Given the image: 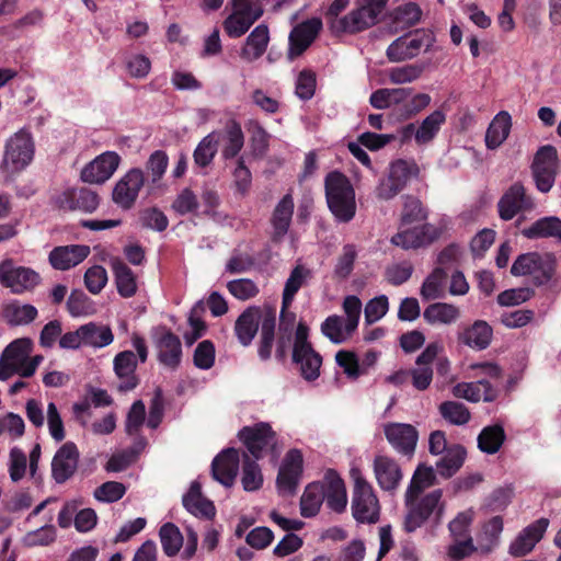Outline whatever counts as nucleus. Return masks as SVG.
<instances>
[{
  "label": "nucleus",
  "instance_id": "f257e3e1",
  "mask_svg": "<svg viewBox=\"0 0 561 561\" xmlns=\"http://www.w3.org/2000/svg\"><path fill=\"white\" fill-rule=\"evenodd\" d=\"M435 479L433 467L419 465L415 469L404 495L408 513L404 518L403 528L407 533H413L422 527L434 513H436L438 518L440 517L443 512V506L440 505L442 490H434L419 500L421 493L435 483Z\"/></svg>",
  "mask_w": 561,
  "mask_h": 561
},
{
  "label": "nucleus",
  "instance_id": "f03ea898",
  "mask_svg": "<svg viewBox=\"0 0 561 561\" xmlns=\"http://www.w3.org/2000/svg\"><path fill=\"white\" fill-rule=\"evenodd\" d=\"M295 320L296 314L294 312H285L284 317L280 314L278 330L276 331L275 309L267 308L264 311L257 345V355L261 360L266 362L272 357L273 346L275 345L276 359L282 363L285 362L289 348L294 346Z\"/></svg>",
  "mask_w": 561,
  "mask_h": 561
},
{
  "label": "nucleus",
  "instance_id": "7ed1b4c3",
  "mask_svg": "<svg viewBox=\"0 0 561 561\" xmlns=\"http://www.w3.org/2000/svg\"><path fill=\"white\" fill-rule=\"evenodd\" d=\"M327 204L339 222H350L356 214L355 191L348 178L340 171L330 172L324 180Z\"/></svg>",
  "mask_w": 561,
  "mask_h": 561
},
{
  "label": "nucleus",
  "instance_id": "20e7f679",
  "mask_svg": "<svg viewBox=\"0 0 561 561\" xmlns=\"http://www.w3.org/2000/svg\"><path fill=\"white\" fill-rule=\"evenodd\" d=\"M354 486L351 510L358 524L374 525L380 519L381 505L373 485L362 476L359 470H352Z\"/></svg>",
  "mask_w": 561,
  "mask_h": 561
},
{
  "label": "nucleus",
  "instance_id": "39448f33",
  "mask_svg": "<svg viewBox=\"0 0 561 561\" xmlns=\"http://www.w3.org/2000/svg\"><path fill=\"white\" fill-rule=\"evenodd\" d=\"M291 359L299 367L305 380L313 381L319 378L322 356L309 341V327L302 321L298 323L295 331Z\"/></svg>",
  "mask_w": 561,
  "mask_h": 561
},
{
  "label": "nucleus",
  "instance_id": "423d86ee",
  "mask_svg": "<svg viewBox=\"0 0 561 561\" xmlns=\"http://www.w3.org/2000/svg\"><path fill=\"white\" fill-rule=\"evenodd\" d=\"M556 267V259L552 254L528 252L516 257L511 267V274L513 276H529L530 283L539 287L551 280Z\"/></svg>",
  "mask_w": 561,
  "mask_h": 561
},
{
  "label": "nucleus",
  "instance_id": "0eeeda50",
  "mask_svg": "<svg viewBox=\"0 0 561 561\" xmlns=\"http://www.w3.org/2000/svg\"><path fill=\"white\" fill-rule=\"evenodd\" d=\"M42 280L37 271L19 265L13 259H4L0 262V285L14 295L34 293Z\"/></svg>",
  "mask_w": 561,
  "mask_h": 561
},
{
  "label": "nucleus",
  "instance_id": "6e6552de",
  "mask_svg": "<svg viewBox=\"0 0 561 561\" xmlns=\"http://www.w3.org/2000/svg\"><path fill=\"white\" fill-rule=\"evenodd\" d=\"M239 440L247 448L250 457L260 460L265 454L277 453L278 438L270 423L259 422L253 425L243 426L238 432Z\"/></svg>",
  "mask_w": 561,
  "mask_h": 561
},
{
  "label": "nucleus",
  "instance_id": "1a4fd4ad",
  "mask_svg": "<svg viewBox=\"0 0 561 561\" xmlns=\"http://www.w3.org/2000/svg\"><path fill=\"white\" fill-rule=\"evenodd\" d=\"M34 157V141L26 129L11 136L4 147V156L0 168L3 172L14 173L23 170Z\"/></svg>",
  "mask_w": 561,
  "mask_h": 561
},
{
  "label": "nucleus",
  "instance_id": "9d476101",
  "mask_svg": "<svg viewBox=\"0 0 561 561\" xmlns=\"http://www.w3.org/2000/svg\"><path fill=\"white\" fill-rule=\"evenodd\" d=\"M435 43V35L428 30H416L398 37L387 48V58L392 62H400L416 57L421 49L430 50Z\"/></svg>",
  "mask_w": 561,
  "mask_h": 561
},
{
  "label": "nucleus",
  "instance_id": "9b49d317",
  "mask_svg": "<svg viewBox=\"0 0 561 561\" xmlns=\"http://www.w3.org/2000/svg\"><path fill=\"white\" fill-rule=\"evenodd\" d=\"M388 0H365V4L352 10L337 20L333 27L348 34L363 32L378 22V16L387 5Z\"/></svg>",
  "mask_w": 561,
  "mask_h": 561
},
{
  "label": "nucleus",
  "instance_id": "f8f14e48",
  "mask_svg": "<svg viewBox=\"0 0 561 561\" xmlns=\"http://www.w3.org/2000/svg\"><path fill=\"white\" fill-rule=\"evenodd\" d=\"M530 169L537 190L548 193L558 174L557 149L551 145L541 146L535 153Z\"/></svg>",
  "mask_w": 561,
  "mask_h": 561
},
{
  "label": "nucleus",
  "instance_id": "ddd939ff",
  "mask_svg": "<svg viewBox=\"0 0 561 561\" xmlns=\"http://www.w3.org/2000/svg\"><path fill=\"white\" fill-rule=\"evenodd\" d=\"M144 185V171L139 168H133L115 184L112 199L122 209L129 210L134 207Z\"/></svg>",
  "mask_w": 561,
  "mask_h": 561
},
{
  "label": "nucleus",
  "instance_id": "4468645a",
  "mask_svg": "<svg viewBox=\"0 0 561 561\" xmlns=\"http://www.w3.org/2000/svg\"><path fill=\"white\" fill-rule=\"evenodd\" d=\"M535 207L534 199L526 193L520 182L512 184L497 202V211L502 220H512L518 213L528 211Z\"/></svg>",
  "mask_w": 561,
  "mask_h": 561
},
{
  "label": "nucleus",
  "instance_id": "2eb2a0df",
  "mask_svg": "<svg viewBox=\"0 0 561 561\" xmlns=\"http://www.w3.org/2000/svg\"><path fill=\"white\" fill-rule=\"evenodd\" d=\"M383 433L392 448L402 456L411 458L419 440L417 430L407 423H387Z\"/></svg>",
  "mask_w": 561,
  "mask_h": 561
},
{
  "label": "nucleus",
  "instance_id": "dca6fc26",
  "mask_svg": "<svg viewBox=\"0 0 561 561\" xmlns=\"http://www.w3.org/2000/svg\"><path fill=\"white\" fill-rule=\"evenodd\" d=\"M121 160L117 152L105 151L84 165L80 178L85 183L103 184L117 170Z\"/></svg>",
  "mask_w": 561,
  "mask_h": 561
},
{
  "label": "nucleus",
  "instance_id": "f3484780",
  "mask_svg": "<svg viewBox=\"0 0 561 561\" xmlns=\"http://www.w3.org/2000/svg\"><path fill=\"white\" fill-rule=\"evenodd\" d=\"M304 458L298 449H290L279 468L276 484L280 494L291 495L295 493L299 479L302 474Z\"/></svg>",
  "mask_w": 561,
  "mask_h": 561
},
{
  "label": "nucleus",
  "instance_id": "a211bd4d",
  "mask_svg": "<svg viewBox=\"0 0 561 561\" xmlns=\"http://www.w3.org/2000/svg\"><path fill=\"white\" fill-rule=\"evenodd\" d=\"M57 205L61 209L92 214L100 205V196L88 187L68 188L57 197Z\"/></svg>",
  "mask_w": 561,
  "mask_h": 561
},
{
  "label": "nucleus",
  "instance_id": "6ab92c4d",
  "mask_svg": "<svg viewBox=\"0 0 561 561\" xmlns=\"http://www.w3.org/2000/svg\"><path fill=\"white\" fill-rule=\"evenodd\" d=\"M79 450L75 443H65L55 454L51 461V476L61 484L69 480L78 468Z\"/></svg>",
  "mask_w": 561,
  "mask_h": 561
},
{
  "label": "nucleus",
  "instance_id": "aec40b11",
  "mask_svg": "<svg viewBox=\"0 0 561 561\" xmlns=\"http://www.w3.org/2000/svg\"><path fill=\"white\" fill-rule=\"evenodd\" d=\"M373 468L379 488L393 494L403 479L398 461L389 456L379 455L375 457Z\"/></svg>",
  "mask_w": 561,
  "mask_h": 561
},
{
  "label": "nucleus",
  "instance_id": "412c9836",
  "mask_svg": "<svg viewBox=\"0 0 561 561\" xmlns=\"http://www.w3.org/2000/svg\"><path fill=\"white\" fill-rule=\"evenodd\" d=\"M322 28V21L319 18L308 19L297 24L289 34L290 58L300 56L317 38Z\"/></svg>",
  "mask_w": 561,
  "mask_h": 561
},
{
  "label": "nucleus",
  "instance_id": "4be33fe9",
  "mask_svg": "<svg viewBox=\"0 0 561 561\" xmlns=\"http://www.w3.org/2000/svg\"><path fill=\"white\" fill-rule=\"evenodd\" d=\"M240 453L230 447L219 453L211 462L213 478L225 486H231L238 474Z\"/></svg>",
  "mask_w": 561,
  "mask_h": 561
},
{
  "label": "nucleus",
  "instance_id": "5701e85b",
  "mask_svg": "<svg viewBox=\"0 0 561 561\" xmlns=\"http://www.w3.org/2000/svg\"><path fill=\"white\" fill-rule=\"evenodd\" d=\"M90 254V247L85 244H68L55 247L48 254V262L54 270L68 271Z\"/></svg>",
  "mask_w": 561,
  "mask_h": 561
},
{
  "label": "nucleus",
  "instance_id": "b1692460",
  "mask_svg": "<svg viewBox=\"0 0 561 561\" xmlns=\"http://www.w3.org/2000/svg\"><path fill=\"white\" fill-rule=\"evenodd\" d=\"M548 526L549 520L543 517L528 525L510 545V554L515 558H520L531 552L536 543L543 537Z\"/></svg>",
  "mask_w": 561,
  "mask_h": 561
},
{
  "label": "nucleus",
  "instance_id": "393cba45",
  "mask_svg": "<svg viewBox=\"0 0 561 561\" xmlns=\"http://www.w3.org/2000/svg\"><path fill=\"white\" fill-rule=\"evenodd\" d=\"M439 237L437 228L430 224H425L412 229L399 231L391 238L393 245L404 250L419 249L435 241Z\"/></svg>",
  "mask_w": 561,
  "mask_h": 561
},
{
  "label": "nucleus",
  "instance_id": "a878e982",
  "mask_svg": "<svg viewBox=\"0 0 561 561\" xmlns=\"http://www.w3.org/2000/svg\"><path fill=\"white\" fill-rule=\"evenodd\" d=\"M159 362L175 369L180 366L182 359V344L178 335L172 331L163 329L156 342Z\"/></svg>",
  "mask_w": 561,
  "mask_h": 561
},
{
  "label": "nucleus",
  "instance_id": "bb28decb",
  "mask_svg": "<svg viewBox=\"0 0 561 561\" xmlns=\"http://www.w3.org/2000/svg\"><path fill=\"white\" fill-rule=\"evenodd\" d=\"M113 366L116 376L121 379V383L117 387L118 391H130L138 386L139 380L135 374L137 358L134 352L123 351L116 354Z\"/></svg>",
  "mask_w": 561,
  "mask_h": 561
},
{
  "label": "nucleus",
  "instance_id": "cd10ccee",
  "mask_svg": "<svg viewBox=\"0 0 561 561\" xmlns=\"http://www.w3.org/2000/svg\"><path fill=\"white\" fill-rule=\"evenodd\" d=\"M325 490L327 506L335 513H342L346 508L347 494L343 479L333 469H329L322 481Z\"/></svg>",
  "mask_w": 561,
  "mask_h": 561
},
{
  "label": "nucleus",
  "instance_id": "c85d7f7f",
  "mask_svg": "<svg viewBox=\"0 0 561 561\" xmlns=\"http://www.w3.org/2000/svg\"><path fill=\"white\" fill-rule=\"evenodd\" d=\"M264 313L257 306L248 307L234 323V333L243 346H249L255 337L260 323L262 324Z\"/></svg>",
  "mask_w": 561,
  "mask_h": 561
},
{
  "label": "nucleus",
  "instance_id": "c756f323",
  "mask_svg": "<svg viewBox=\"0 0 561 561\" xmlns=\"http://www.w3.org/2000/svg\"><path fill=\"white\" fill-rule=\"evenodd\" d=\"M453 394L470 402H479L481 399L484 402H493L496 400L499 391L489 380L481 379L476 382H458L453 387Z\"/></svg>",
  "mask_w": 561,
  "mask_h": 561
},
{
  "label": "nucleus",
  "instance_id": "7c9ffc66",
  "mask_svg": "<svg viewBox=\"0 0 561 561\" xmlns=\"http://www.w3.org/2000/svg\"><path fill=\"white\" fill-rule=\"evenodd\" d=\"M294 206L293 196L290 194H286L274 208L271 217V225L273 227L271 240L274 243L282 242L284 237L287 234L291 224Z\"/></svg>",
  "mask_w": 561,
  "mask_h": 561
},
{
  "label": "nucleus",
  "instance_id": "2f4dec72",
  "mask_svg": "<svg viewBox=\"0 0 561 561\" xmlns=\"http://www.w3.org/2000/svg\"><path fill=\"white\" fill-rule=\"evenodd\" d=\"M262 7L254 10L238 9L234 10L225 21L224 28L231 38L241 37L249 28L262 16Z\"/></svg>",
  "mask_w": 561,
  "mask_h": 561
},
{
  "label": "nucleus",
  "instance_id": "473e14b6",
  "mask_svg": "<svg viewBox=\"0 0 561 561\" xmlns=\"http://www.w3.org/2000/svg\"><path fill=\"white\" fill-rule=\"evenodd\" d=\"M270 43V31L266 24L255 26L248 35L244 45L241 47V59L253 62L260 59L266 51Z\"/></svg>",
  "mask_w": 561,
  "mask_h": 561
},
{
  "label": "nucleus",
  "instance_id": "72a5a7b5",
  "mask_svg": "<svg viewBox=\"0 0 561 561\" xmlns=\"http://www.w3.org/2000/svg\"><path fill=\"white\" fill-rule=\"evenodd\" d=\"M183 506L194 516L211 519L216 514L215 505L202 494V485L193 481L188 492L183 496Z\"/></svg>",
  "mask_w": 561,
  "mask_h": 561
},
{
  "label": "nucleus",
  "instance_id": "f704fd0d",
  "mask_svg": "<svg viewBox=\"0 0 561 561\" xmlns=\"http://www.w3.org/2000/svg\"><path fill=\"white\" fill-rule=\"evenodd\" d=\"M492 335L493 330L488 324V322L483 320H477L472 325L466 328L463 332L459 334L458 339L463 344L482 351L491 344Z\"/></svg>",
  "mask_w": 561,
  "mask_h": 561
},
{
  "label": "nucleus",
  "instance_id": "c9c22d12",
  "mask_svg": "<svg viewBox=\"0 0 561 561\" xmlns=\"http://www.w3.org/2000/svg\"><path fill=\"white\" fill-rule=\"evenodd\" d=\"M115 284L118 294L124 298H130L137 293V280L131 268L119 257L111 260Z\"/></svg>",
  "mask_w": 561,
  "mask_h": 561
},
{
  "label": "nucleus",
  "instance_id": "e433bc0d",
  "mask_svg": "<svg viewBox=\"0 0 561 561\" xmlns=\"http://www.w3.org/2000/svg\"><path fill=\"white\" fill-rule=\"evenodd\" d=\"M522 234L530 240L557 238L561 241V219L557 216L539 218L524 228Z\"/></svg>",
  "mask_w": 561,
  "mask_h": 561
},
{
  "label": "nucleus",
  "instance_id": "4c0bfd02",
  "mask_svg": "<svg viewBox=\"0 0 561 561\" xmlns=\"http://www.w3.org/2000/svg\"><path fill=\"white\" fill-rule=\"evenodd\" d=\"M512 127V117L506 111H501L490 123L485 134V145L489 149H496L508 137Z\"/></svg>",
  "mask_w": 561,
  "mask_h": 561
},
{
  "label": "nucleus",
  "instance_id": "58836bf2",
  "mask_svg": "<svg viewBox=\"0 0 561 561\" xmlns=\"http://www.w3.org/2000/svg\"><path fill=\"white\" fill-rule=\"evenodd\" d=\"M325 499V490L322 481L311 482L300 497V514L305 518L314 517Z\"/></svg>",
  "mask_w": 561,
  "mask_h": 561
},
{
  "label": "nucleus",
  "instance_id": "ea45409f",
  "mask_svg": "<svg viewBox=\"0 0 561 561\" xmlns=\"http://www.w3.org/2000/svg\"><path fill=\"white\" fill-rule=\"evenodd\" d=\"M467 451L463 446L454 444L444 453L443 457L436 462L437 473L445 478H451L463 465Z\"/></svg>",
  "mask_w": 561,
  "mask_h": 561
},
{
  "label": "nucleus",
  "instance_id": "a19ab883",
  "mask_svg": "<svg viewBox=\"0 0 561 561\" xmlns=\"http://www.w3.org/2000/svg\"><path fill=\"white\" fill-rule=\"evenodd\" d=\"M446 122V114L442 110H435L427 115L415 131V142L420 146L434 140L442 126Z\"/></svg>",
  "mask_w": 561,
  "mask_h": 561
},
{
  "label": "nucleus",
  "instance_id": "79ce46f5",
  "mask_svg": "<svg viewBox=\"0 0 561 561\" xmlns=\"http://www.w3.org/2000/svg\"><path fill=\"white\" fill-rule=\"evenodd\" d=\"M244 146V135L241 125L236 119H230L225 127V145L221 150L222 158L230 160L236 158Z\"/></svg>",
  "mask_w": 561,
  "mask_h": 561
},
{
  "label": "nucleus",
  "instance_id": "37998d69",
  "mask_svg": "<svg viewBox=\"0 0 561 561\" xmlns=\"http://www.w3.org/2000/svg\"><path fill=\"white\" fill-rule=\"evenodd\" d=\"M2 313L9 324L18 327L32 323L37 318L38 310L33 305L13 301L3 307Z\"/></svg>",
  "mask_w": 561,
  "mask_h": 561
},
{
  "label": "nucleus",
  "instance_id": "c03bdc74",
  "mask_svg": "<svg viewBox=\"0 0 561 561\" xmlns=\"http://www.w3.org/2000/svg\"><path fill=\"white\" fill-rule=\"evenodd\" d=\"M503 531V519L501 516H494L482 526V531L478 536V548L483 554L490 553L500 541V535Z\"/></svg>",
  "mask_w": 561,
  "mask_h": 561
},
{
  "label": "nucleus",
  "instance_id": "a18cd8bd",
  "mask_svg": "<svg viewBox=\"0 0 561 561\" xmlns=\"http://www.w3.org/2000/svg\"><path fill=\"white\" fill-rule=\"evenodd\" d=\"M423 317L431 324H450L458 320L460 317V310L451 304L434 302L425 308Z\"/></svg>",
  "mask_w": 561,
  "mask_h": 561
},
{
  "label": "nucleus",
  "instance_id": "49530a36",
  "mask_svg": "<svg viewBox=\"0 0 561 561\" xmlns=\"http://www.w3.org/2000/svg\"><path fill=\"white\" fill-rule=\"evenodd\" d=\"M506 438L502 425L485 426L478 436V447L482 453L493 455L500 450Z\"/></svg>",
  "mask_w": 561,
  "mask_h": 561
},
{
  "label": "nucleus",
  "instance_id": "de8ad7c7",
  "mask_svg": "<svg viewBox=\"0 0 561 561\" xmlns=\"http://www.w3.org/2000/svg\"><path fill=\"white\" fill-rule=\"evenodd\" d=\"M80 333L83 337V344L93 347L107 346L114 340V335L110 327L98 325L94 322L81 325Z\"/></svg>",
  "mask_w": 561,
  "mask_h": 561
},
{
  "label": "nucleus",
  "instance_id": "09e8293b",
  "mask_svg": "<svg viewBox=\"0 0 561 561\" xmlns=\"http://www.w3.org/2000/svg\"><path fill=\"white\" fill-rule=\"evenodd\" d=\"M447 273L443 267H436L425 278L421 287V296L424 300H436L445 297V282Z\"/></svg>",
  "mask_w": 561,
  "mask_h": 561
},
{
  "label": "nucleus",
  "instance_id": "8fccbe9b",
  "mask_svg": "<svg viewBox=\"0 0 561 561\" xmlns=\"http://www.w3.org/2000/svg\"><path fill=\"white\" fill-rule=\"evenodd\" d=\"M242 486L245 491L252 492L263 485V474L255 458L250 457L245 451L242 453Z\"/></svg>",
  "mask_w": 561,
  "mask_h": 561
},
{
  "label": "nucleus",
  "instance_id": "3c124183",
  "mask_svg": "<svg viewBox=\"0 0 561 561\" xmlns=\"http://www.w3.org/2000/svg\"><path fill=\"white\" fill-rule=\"evenodd\" d=\"M309 274V271L306 270L302 265H297L290 272L289 277L285 283V287L283 290V299H282V316L284 317L285 312H288L287 309L294 301V298L300 287L304 284L306 276Z\"/></svg>",
  "mask_w": 561,
  "mask_h": 561
},
{
  "label": "nucleus",
  "instance_id": "603ef678",
  "mask_svg": "<svg viewBox=\"0 0 561 561\" xmlns=\"http://www.w3.org/2000/svg\"><path fill=\"white\" fill-rule=\"evenodd\" d=\"M163 552L168 557H174L183 545V536L173 523H165L159 530Z\"/></svg>",
  "mask_w": 561,
  "mask_h": 561
},
{
  "label": "nucleus",
  "instance_id": "864d4df0",
  "mask_svg": "<svg viewBox=\"0 0 561 561\" xmlns=\"http://www.w3.org/2000/svg\"><path fill=\"white\" fill-rule=\"evenodd\" d=\"M321 333L334 344L344 343L353 334L346 331L345 320L337 314L329 316L322 322Z\"/></svg>",
  "mask_w": 561,
  "mask_h": 561
},
{
  "label": "nucleus",
  "instance_id": "5fc2aeb1",
  "mask_svg": "<svg viewBox=\"0 0 561 561\" xmlns=\"http://www.w3.org/2000/svg\"><path fill=\"white\" fill-rule=\"evenodd\" d=\"M420 168L414 160L398 159L390 164L389 176L403 188L411 178H417Z\"/></svg>",
  "mask_w": 561,
  "mask_h": 561
},
{
  "label": "nucleus",
  "instance_id": "6e6d98bb",
  "mask_svg": "<svg viewBox=\"0 0 561 561\" xmlns=\"http://www.w3.org/2000/svg\"><path fill=\"white\" fill-rule=\"evenodd\" d=\"M218 150V139L215 133L205 136L194 150V161L198 167L205 168L211 163Z\"/></svg>",
  "mask_w": 561,
  "mask_h": 561
},
{
  "label": "nucleus",
  "instance_id": "4d7b16f0",
  "mask_svg": "<svg viewBox=\"0 0 561 561\" xmlns=\"http://www.w3.org/2000/svg\"><path fill=\"white\" fill-rule=\"evenodd\" d=\"M439 413L444 420L454 425H465L471 417L467 407L457 401H445L440 403Z\"/></svg>",
  "mask_w": 561,
  "mask_h": 561
},
{
  "label": "nucleus",
  "instance_id": "13d9d810",
  "mask_svg": "<svg viewBox=\"0 0 561 561\" xmlns=\"http://www.w3.org/2000/svg\"><path fill=\"white\" fill-rule=\"evenodd\" d=\"M250 148L252 154L256 158H263L270 146V135L259 122H252L249 128Z\"/></svg>",
  "mask_w": 561,
  "mask_h": 561
},
{
  "label": "nucleus",
  "instance_id": "bf43d9fd",
  "mask_svg": "<svg viewBox=\"0 0 561 561\" xmlns=\"http://www.w3.org/2000/svg\"><path fill=\"white\" fill-rule=\"evenodd\" d=\"M67 310L72 317L88 316L93 312V302L82 289H73L67 300Z\"/></svg>",
  "mask_w": 561,
  "mask_h": 561
},
{
  "label": "nucleus",
  "instance_id": "052dcab7",
  "mask_svg": "<svg viewBox=\"0 0 561 561\" xmlns=\"http://www.w3.org/2000/svg\"><path fill=\"white\" fill-rule=\"evenodd\" d=\"M139 222L142 228L158 232L164 231L169 226L165 214L157 207H148L139 213Z\"/></svg>",
  "mask_w": 561,
  "mask_h": 561
},
{
  "label": "nucleus",
  "instance_id": "680f3d73",
  "mask_svg": "<svg viewBox=\"0 0 561 561\" xmlns=\"http://www.w3.org/2000/svg\"><path fill=\"white\" fill-rule=\"evenodd\" d=\"M425 69L424 64H411L391 68L389 79L394 84L413 82L421 77Z\"/></svg>",
  "mask_w": 561,
  "mask_h": 561
},
{
  "label": "nucleus",
  "instance_id": "e2e57ef3",
  "mask_svg": "<svg viewBox=\"0 0 561 561\" xmlns=\"http://www.w3.org/2000/svg\"><path fill=\"white\" fill-rule=\"evenodd\" d=\"M169 164V158L165 151L156 150L153 151L148 161L146 162V170L150 176V183L154 185L160 181L167 171Z\"/></svg>",
  "mask_w": 561,
  "mask_h": 561
},
{
  "label": "nucleus",
  "instance_id": "0e129e2a",
  "mask_svg": "<svg viewBox=\"0 0 561 561\" xmlns=\"http://www.w3.org/2000/svg\"><path fill=\"white\" fill-rule=\"evenodd\" d=\"M33 352V341L30 337H21L5 346L2 355L15 363L26 359Z\"/></svg>",
  "mask_w": 561,
  "mask_h": 561
},
{
  "label": "nucleus",
  "instance_id": "69168bd1",
  "mask_svg": "<svg viewBox=\"0 0 561 561\" xmlns=\"http://www.w3.org/2000/svg\"><path fill=\"white\" fill-rule=\"evenodd\" d=\"M228 291L239 300H249L254 298L260 289L250 278H239L227 283Z\"/></svg>",
  "mask_w": 561,
  "mask_h": 561
},
{
  "label": "nucleus",
  "instance_id": "338daca9",
  "mask_svg": "<svg viewBox=\"0 0 561 561\" xmlns=\"http://www.w3.org/2000/svg\"><path fill=\"white\" fill-rule=\"evenodd\" d=\"M335 360L351 379H357L359 376L365 375V369H362L358 357L354 352L339 351L335 355Z\"/></svg>",
  "mask_w": 561,
  "mask_h": 561
},
{
  "label": "nucleus",
  "instance_id": "774afa93",
  "mask_svg": "<svg viewBox=\"0 0 561 561\" xmlns=\"http://www.w3.org/2000/svg\"><path fill=\"white\" fill-rule=\"evenodd\" d=\"M107 283L106 270L101 265H93L89 267L84 273V285L87 289L98 295L102 291Z\"/></svg>",
  "mask_w": 561,
  "mask_h": 561
}]
</instances>
